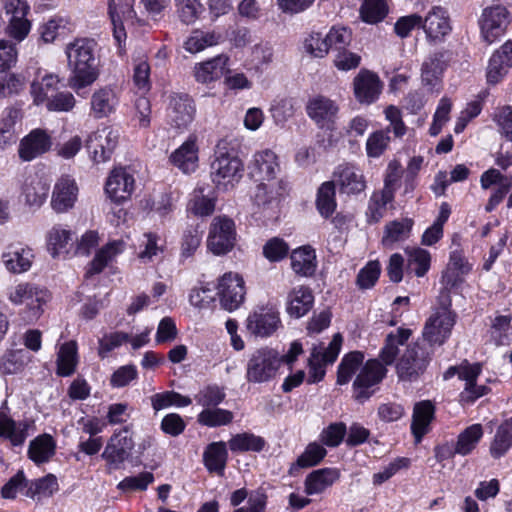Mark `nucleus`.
<instances>
[{
    "instance_id": "f257e3e1",
    "label": "nucleus",
    "mask_w": 512,
    "mask_h": 512,
    "mask_svg": "<svg viewBox=\"0 0 512 512\" xmlns=\"http://www.w3.org/2000/svg\"><path fill=\"white\" fill-rule=\"evenodd\" d=\"M68 67L71 74L68 86L79 92L91 86L100 75V61L96 56V43L90 39H77L66 47Z\"/></svg>"
},
{
    "instance_id": "f03ea898",
    "label": "nucleus",
    "mask_w": 512,
    "mask_h": 512,
    "mask_svg": "<svg viewBox=\"0 0 512 512\" xmlns=\"http://www.w3.org/2000/svg\"><path fill=\"white\" fill-rule=\"evenodd\" d=\"M442 280L446 286H455L448 272L443 274ZM456 323V314L451 310V296L447 287H444L437 298V306L427 319L423 329L422 341L430 347L441 346L450 337Z\"/></svg>"
},
{
    "instance_id": "7ed1b4c3",
    "label": "nucleus",
    "mask_w": 512,
    "mask_h": 512,
    "mask_svg": "<svg viewBox=\"0 0 512 512\" xmlns=\"http://www.w3.org/2000/svg\"><path fill=\"white\" fill-rule=\"evenodd\" d=\"M432 353L422 340L407 345L396 364L398 377L404 381L416 380L425 372Z\"/></svg>"
},
{
    "instance_id": "20e7f679",
    "label": "nucleus",
    "mask_w": 512,
    "mask_h": 512,
    "mask_svg": "<svg viewBox=\"0 0 512 512\" xmlns=\"http://www.w3.org/2000/svg\"><path fill=\"white\" fill-rule=\"evenodd\" d=\"M281 359L276 350L265 347L254 351L248 362L246 379L251 383H264L275 377Z\"/></svg>"
},
{
    "instance_id": "39448f33",
    "label": "nucleus",
    "mask_w": 512,
    "mask_h": 512,
    "mask_svg": "<svg viewBox=\"0 0 512 512\" xmlns=\"http://www.w3.org/2000/svg\"><path fill=\"white\" fill-rule=\"evenodd\" d=\"M7 297L14 305L25 304L29 318L36 320L42 314V306L49 300L50 294L46 289L30 283H19L7 289Z\"/></svg>"
},
{
    "instance_id": "423d86ee",
    "label": "nucleus",
    "mask_w": 512,
    "mask_h": 512,
    "mask_svg": "<svg viewBox=\"0 0 512 512\" xmlns=\"http://www.w3.org/2000/svg\"><path fill=\"white\" fill-rule=\"evenodd\" d=\"M481 373V365L479 363H464L459 366H452L444 373V379H450L454 375H458L459 379L465 382L464 390L460 394L462 403L471 404L478 398L484 396L488 392L485 385H477L476 380Z\"/></svg>"
},
{
    "instance_id": "0eeeda50",
    "label": "nucleus",
    "mask_w": 512,
    "mask_h": 512,
    "mask_svg": "<svg viewBox=\"0 0 512 512\" xmlns=\"http://www.w3.org/2000/svg\"><path fill=\"white\" fill-rule=\"evenodd\" d=\"M243 176V163L235 155L218 151L211 164V179L217 187L227 188L238 183Z\"/></svg>"
},
{
    "instance_id": "6e6552de",
    "label": "nucleus",
    "mask_w": 512,
    "mask_h": 512,
    "mask_svg": "<svg viewBox=\"0 0 512 512\" xmlns=\"http://www.w3.org/2000/svg\"><path fill=\"white\" fill-rule=\"evenodd\" d=\"M236 240L235 224L226 216H217L210 224L207 247L215 255L229 252Z\"/></svg>"
},
{
    "instance_id": "1a4fd4ad",
    "label": "nucleus",
    "mask_w": 512,
    "mask_h": 512,
    "mask_svg": "<svg viewBox=\"0 0 512 512\" xmlns=\"http://www.w3.org/2000/svg\"><path fill=\"white\" fill-rule=\"evenodd\" d=\"M119 134L112 127L106 126L91 133L86 140V148L95 163L108 161L113 154Z\"/></svg>"
},
{
    "instance_id": "9d476101",
    "label": "nucleus",
    "mask_w": 512,
    "mask_h": 512,
    "mask_svg": "<svg viewBox=\"0 0 512 512\" xmlns=\"http://www.w3.org/2000/svg\"><path fill=\"white\" fill-rule=\"evenodd\" d=\"M343 338L337 333L326 349L314 347L309 358L308 383H317L325 376V365L333 363L340 352Z\"/></svg>"
},
{
    "instance_id": "9b49d317",
    "label": "nucleus",
    "mask_w": 512,
    "mask_h": 512,
    "mask_svg": "<svg viewBox=\"0 0 512 512\" xmlns=\"http://www.w3.org/2000/svg\"><path fill=\"white\" fill-rule=\"evenodd\" d=\"M509 12L501 5L485 8L479 20L482 38L488 44L501 37L509 25Z\"/></svg>"
},
{
    "instance_id": "f8f14e48",
    "label": "nucleus",
    "mask_w": 512,
    "mask_h": 512,
    "mask_svg": "<svg viewBox=\"0 0 512 512\" xmlns=\"http://www.w3.org/2000/svg\"><path fill=\"white\" fill-rule=\"evenodd\" d=\"M280 170L278 157L270 149L254 153L247 165V174L255 182L277 181Z\"/></svg>"
},
{
    "instance_id": "ddd939ff",
    "label": "nucleus",
    "mask_w": 512,
    "mask_h": 512,
    "mask_svg": "<svg viewBox=\"0 0 512 512\" xmlns=\"http://www.w3.org/2000/svg\"><path fill=\"white\" fill-rule=\"evenodd\" d=\"M287 189L288 183L284 179L258 182L253 195V202L260 212L267 214L270 212L275 213Z\"/></svg>"
},
{
    "instance_id": "4468645a",
    "label": "nucleus",
    "mask_w": 512,
    "mask_h": 512,
    "mask_svg": "<svg viewBox=\"0 0 512 512\" xmlns=\"http://www.w3.org/2000/svg\"><path fill=\"white\" fill-rule=\"evenodd\" d=\"M386 371L378 360H368L353 383L355 399L359 402L369 399L374 393L370 389L382 381Z\"/></svg>"
},
{
    "instance_id": "2eb2a0df",
    "label": "nucleus",
    "mask_w": 512,
    "mask_h": 512,
    "mask_svg": "<svg viewBox=\"0 0 512 512\" xmlns=\"http://www.w3.org/2000/svg\"><path fill=\"white\" fill-rule=\"evenodd\" d=\"M422 28L429 43L438 44L445 41L452 31L448 11L440 6H434L423 19Z\"/></svg>"
},
{
    "instance_id": "dca6fc26",
    "label": "nucleus",
    "mask_w": 512,
    "mask_h": 512,
    "mask_svg": "<svg viewBox=\"0 0 512 512\" xmlns=\"http://www.w3.org/2000/svg\"><path fill=\"white\" fill-rule=\"evenodd\" d=\"M221 306L227 311H234L245 298L244 281L238 274L226 273L218 285Z\"/></svg>"
},
{
    "instance_id": "f3484780",
    "label": "nucleus",
    "mask_w": 512,
    "mask_h": 512,
    "mask_svg": "<svg viewBox=\"0 0 512 512\" xmlns=\"http://www.w3.org/2000/svg\"><path fill=\"white\" fill-rule=\"evenodd\" d=\"M52 137L44 129L31 130L20 141L18 155L22 161L29 162L47 153L52 147Z\"/></svg>"
},
{
    "instance_id": "a211bd4d",
    "label": "nucleus",
    "mask_w": 512,
    "mask_h": 512,
    "mask_svg": "<svg viewBox=\"0 0 512 512\" xmlns=\"http://www.w3.org/2000/svg\"><path fill=\"white\" fill-rule=\"evenodd\" d=\"M29 6L26 0H6L5 12L8 16V33L17 41H22L29 33L31 25L26 19Z\"/></svg>"
},
{
    "instance_id": "6ab92c4d",
    "label": "nucleus",
    "mask_w": 512,
    "mask_h": 512,
    "mask_svg": "<svg viewBox=\"0 0 512 512\" xmlns=\"http://www.w3.org/2000/svg\"><path fill=\"white\" fill-rule=\"evenodd\" d=\"M382 89V83L377 74L366 69L360 72L353 79V90L356 100L361 104L375 102Z\"/></svg>"
},
{
    "instance_id": "aec40b11",
    "label": "nucleus",
    "mask_w": 512,
    "mask_h": 512,
    "mask_svg": "<svg viewBox=\"0 0 512 512\" xmlns=\"http://www.w3.org/2000/svg\"><path fill=\"white\" fill-rule=\"evenodd\" d=\"M135 180L125 169H114L106 182L105 190L108 197L120 204L130 198L134 191Z\"/></svg>"
},
{
    "instance_id": "412c9836",
    "label": "nucleus",
    "mask_w": 512,
    "mask_h": 512,
    "mask_svg": "<svg viewBox=\"0 0 512 512\" xmlns=\"http://www.w3.org/2000/svg\"><path fill=\"white\" fill-rule=\"evenodd\" d=\"M512 67V41L505 42L496 50L488 63L486 79L489 85H496L502 81Z\"/></svg>"
},
{
    "instance_id": "4be33fe9",
    "label": "nucleus",
    "mask_w": 512,
    "mask_h": 512,
    "mask_svg": "<svg viewBox=\"0 0 512 512\" xmlns=\"http://www.w3.org/2000/svg\"><path fill=\"white\" fill-rule=\"evenodd\" d=\"M78 195V187L74 179L63 176L55 183L52 197L51 207L57 213L67 212L73 208Z\"/></svg>"
},
{
    "instance_id": "5701e85b",
    "label": "nucleus",
    "mask_w": 512,
    "mask_h": 512,
    "mask_svg": "<svg viewBox=\"0 0 512 512\" xmlns=\"http://www.w3.org/2000/svg\"><path fill=\"white\" fill-rule=\"evenodd\" d=\"M134 447V442L127 428L115 433L109 440L102 457L110 464L122 463Z\"/></svg>"
},
{
    "instance_id": "b1692460",
    "label": "nucleus",
    "mask_w": 512,
    "mask_h": 512,
    "mask_svg": "<svg viewBox=\"0 0 512 512\" xmlns=\"http://www.w3.org/2000/svg\"><path fill=\"white\" fill-rule=\"evenodd\" d=\"M308 116L320 127H329L338 114V105L325 96L312 98L306 107Z\"/></svg>"
},
{
    "instance_id": "393cba45",
    "label": "nucleus",
    "mask_w": 512,
    "mask_h": 512,
    "mask_svg": "<svg viewBox=\"0 0 512 512\" xmlns=\"http://www.w3.org/2000/svg\"><path fill=\"white\" fill-rule=\"evenodd\" d=\"M280 324L279 313L273 308H261L247 319L248 330L261 337L273 334Z\"/></svg>"
},
{
    "instance_id": "a878e982",
    "label": "nucleus",
    "mask_w": 512,
    "mask_h": 512,
    "mask_svg": "<svg viewBox=\"0 0 512 512\" xmlns=\"http://www.w3.org/2000/svg\"><path fill=\"white\" fill-rule=\"evenodd\" d=\"M195 108L187 95H172L168 108V116L176 128H186L194 118Z\"/></svg>"
},
{
    "instance_id": "bb28decb",
    "label": "nucleus",
    "mask_w": 512,
    "mask_h": 512,
    "mask_svg": "<svg viewBox=\"0 0 512 512\" xmlns=\"http://www.w3.org/2000/svg\"><path fill=\"white\" fill-rule=\"evenodd\" d=\"M28 421H15L3 411H0V439L10 442L12 446H22L29 436Z\"/></svg>"
},
{
    "instance_id": "cd10ccee",
    "label": "nucleus",
    "mask_w": 512,
    "mask_h": 512,
    "mask_svg": "<svg viewBox=\"0 0 512 512\" xmlns=\"http://www.w3.org/2000/svg\"><path fill=\"white\" fill-rule=\"evenodd\" d=\"M313 303L314 295L308 286H295L287 296V312L295 318L303 317L310 311Z\"/></svg>"
},
{
    "instance_id": "c85d7f7f",
    "label": "nucleus",
    "mask_w": 512,
    "mask_h": 512,
    "mask_svg": "<svg viewBox=\"0 0 512 512\" xmlns=\"http://www.w3.org/2000/svg\"><path fill=\"white\" fill-rule=\"evenodd\" d=\"M448 61V51L442 50L431 54L421 67V78L424 85L434 87L439 82Z\"/></svg>"
},
{
    "instance_id": "c756f323",
    "label": "nucleus",
    "mask_w": 512,
    "mask_h": 512,
    "mask_svg": "<svg viewBox=\"0 0 512 512\" xmlns=\"http://www.w3.org/2000/svg\"><path fill=\"white\" fill-rule=\"evenodd\" d=\"M116 92L110 87H102L91 96V112L96 119L108 117L116 111L118 105Z\"/></svg>"
},
{
    "instance_id": "7c9ffc66",
    "label": "nucleus",
    "mask_w": 512,
    "mask_h": 512,
    "mask_svg": "<svg viewBox=\"0 0 512 512\" xmlns=\"http://www.w3.org/2000/svg\"><path fill=\"white\" fill-rule=\"evenodd\" d=\"M108 14L113 25V36L120 46L122 41L126 39L123 21L132 19L134 10L128 2L111 0L108 3Z\"/></svg>"
},
{
    "instance_id": "2f4dec72",
    "label": "nucleus",
    "mask_w": 512,
    "mask_h": 512,
    "mask_svg": "<svg viewBox=\"0 0 512 512\" xmlns=\"http://www.w3.org/2000/svg\"><path fill=\"white\" fill-rule=\"evenodd\" d=\"M170 161L184 173H191L198 167V147L195 139L189 138L171 156Z\"/></svg>"
},
{
    "instance_id": "473e14b6",
    "label": "nucleus",
    "mask_w": 512,
    "mask_h": 512,
    "mask_svg": "<svg viewBox=\"0 0 512 512\" xmlns=\"http://www.w3.org/2000/svg\"><path fill=\"white\" fill-rule=\"evenodd\" d=\"M339 189L345 194H358L365 190L364 175L354 166H340L337 171Z\"/></svg>"
},
{
    "instance_id": "72a5a7b5",
    "label": "nucleus",
    "mask_w": 512,
    "mask_h": 512,
    "mask_svg": "<svg viewBox=\"0 0 512 512\" xmlns=\"http://www.w3.org/2000/svg\"><path fill=\"white\" fill-rule=\"evenodd\" d=\"M435 408L431 401H421L415 404L411 430L417 443L428 432L430 422L434 417Z\"/></svg>"
},
{
    "instance_id": "f704fd0d",
    "label": "nucleus",
    "mask_w": 512,
    "mask_h": 512,
    "mask_svg": "<svg viewBox=\"0 0 512 512\" xmlns=\"http://www.w3.org/2000/svg\"><path fill=\"white\" fill-rule=\"evenodd\" d=\"M339 472L334 468L314 470L305 479V492L307 495H315L324 492L339 479Z\"/></svg>"
},
{
    "instance_id": "c9c22d12",
    "label": "nucleus",
    "mask_w": 512,
    "mask_h": 512,
    "mask_svg": "<svg viewBox=\"0 0 512 512\" xmlns=\"http://www.w3.org/2000/svg\"><path fill=\"white\" fill-rule=\"evenodd\" d=\"M291 268L299 276L311 277L317 267L315 251L310 246L295 249L291 253Z\"/></svg>"
},
{
    "instance_id": "e433bc0d",
    "label": "nucleus",
    "mask_w": 512,
    "mask_h": 512,
    "mask_svg": "<svg viewBox=\"0 0 512 512\" xmlns=\"http://www.w3.org/2000/svg\"><path fill=\"white\" fill-rule=\"evenodd\" d=\"M228 61L229 57L222 54L199 64L195 67L196 80L208 83L219 79L226 72Z\"/></svg>"
},
{
    "instance_id": "4c0bfd02",
    "label": "nucleus",
    "mask_w": 512,
    "mask_h": 512,
    "mask_svg": "<svg viewBox=\"0 0 512 512\" xmlns=\"http://www.w3.org/2000/svg\"><path fill=\"white\" fill-rule=\"evenodd\" d=\"M2 258L9 271L22 273L31 267L34 254L30 248L14 247L4 253Z\"/></svg>"
},
{
    "instance_id": "58836bf2",
    "label": "nucleus",
    "mask_w": 512,
    "mask_h": 512,
    "mask_svg": "<svg viewBox=\"0 0 512 512\" xmlns=\"http://www.w3.org/2000/svg\"><path fill=\"white\" fill-rule=\"evenodd\" d=\"M56 445L53 438L48 434L36 437L29 444V458L36 464L48 462L55 454Z\"/></svg>"
},
{
    "instance_id": "ea45409f",
    "label": "nucleus",
    "mask_w": 512,
    "mask_h": 512,
    "mask_svg": "<svg viewBox=\"0 0 512 512\" xmlns=\"http://www.w3.org/2000/svg\"><path fill=\"white\" fill-rule=\"evenodd\" d=\"M125 249L123 240H113L101 248L91 262L88 274L100 273L117 255Z\"/></svg>"
},
{
    "instance_id": "a19ab883",
    "label": "nucleus",
    "mask_w": 512,
    "mask_h": 512,
    "mask_svg": "<svg viewBox=\"0 0 512 512\" xmlns=\"http://www.w3.org/2000/svg\"><path fill=\"white\" fill-rule=\"evenodd\" d=\"M484 434L481 424H473L465 428L457 438L454 453L462 456L469 455L480 442Z\"/></svg>"
},
{
    "instance_id": "79ce46f5",
    "label": "nucleus",
    "mask_w": 512,
    "mask_h": 512,
    "mask_svg": "<svg viewBox=\"0 0 512 512\" xmlns=\"http://www.w3.org/2000/svg\"><path fill=\"white\" fill-rule=\"evenodd\" d=\"M412 226L413 221L409 218H402L387 223L385 225L382 244L385 247H390L396 242L404 241L409 237Z\"/></svg>"
},
{
    "instance_id": "37998d69",
    "label": "nucleus",
    "mask_w": 512,
    "mask_h": 512,
    "mask_svg": "<svg viewBox=\"0 0 512 512\" xmlns=\"http://www.w3.org/2000/svg\"><path fill=\"white\" fill-rule=\"evenodd\" d=\"M222 39V34L215 30H194L185 42V49L190 53H198L207 47L219 44Z\"/></svg>"
},
{
    "instance_id": "c03bdc74",
    "label": "nucleus",
    "mask_w": 512,
    "mask_h": 512,
    "mask_svg": "<svg viewBox=\"0 0 512 512\" xmlns=\"http://www.w3.org/2000/svg\"><path fill=\"white\" fill-rule=\"evenodd\" d=\"M227 457L228 454L224 442H214L210 444L203 455L206 468L219 475H222L224 472Z\"/></svg>"
},
{
    "instance_id": "a18cd8bd",
    "label": "nucleus",
    "mask_w": 512,
    "mask_h": 512,
    "mask_svg": "<svg viewBox=\"0 0 512 512\" xmlns=\"http://www.w3.org/2000/svg\"><path fill=\"white\" fill-rule=\"evenodd\" d=\"M411 330L399 328L395 333L386 337L385 345L380 352V358L385 365H391L398 354L399 345H403L410 337Z\"/></svg>"
},
{
    "instance_id": "49530a36",
    "label": "nucleus",
    "mask_w": 512,
    "mask_h": 512,
    "mask_svg": "<svg viewBox=\"0 0 512 512\" xmlns=\"http://www.w3.org/2000/svg\"><path fill=\"white\" fill-rule=\"evenodd\" d=\"M512 446V419L502 423L495 434L494 440L490 446V454L498 459L505 455Z\"/></svg>"
},
{
    "instance_id": "de8ad7c7",
    "label": "nucleus",
    "mask_w": 512,
    "mask_h": 512,
    "mask_svg": "<svg viewBox=\"0 0 512 512\" xmlns=\"http://www.w3.org/2000/svg\"><path fill=\"white\" fill-rule=\"evenodd\" d=\"M265 444L262 437L248 432L236 434L228 441L229 449L232 452H260Z\"/></svg>"
},
{
    "instance_id": "09e8293b",
    "label": "nucleus",
    "mask_w": 512,
    "mask_h": 512,
    "mask_svg": "<svg viewBox=\"0 0 512 512\" xmlns=\"http://www.w3.org/2000/svg\"><path fill=\"white\" fill-rule=\"evenodd\" d=\"M335 184L334 182H324L318 189L316 198V208L324 218L330 217L336 209Z\"/></svg>"
},
{
    "instance_id": "8fccbe9b",
    "label": "nucleus",
    "mask_w": 512,
    "mask_h": 512,
    "mask_svg": "<svg viewBox=\"0 0 512 512\" xmlns=\"http://www.w3.org/2000/svg\"><path fill=\"white\" fill-rule=\"evenodd\" d=\"M363 361L364 355L359 351L346 354L338 366L337 383L340 385L347 384L356 371L359 370Z\"/></svg>"
},
{
    "instance_id": "3c124183",
    "label": "nucleus",
    "mask_w": 512,
    "mask_h": 512,
    "mask_svg": "<svg viewBox=\"0 0 512 512\" xmlns=\"http://www.w3.org/2000/svg\"><path fill=\"white\" fill-rule=\"evenodd\" d=\"M77 346L76 342L69 341L64 343L58 352L57 357V373L60 376L71 375L77 364Z\"/></svg>"
},
{
    "instance_id": "603ef678",
    "label": "nucleus",
    "mask_w": 512,
    "mask_h": 512,
    "mask_svg": "<svg viewBox=\"0 0 512 512\" xmlns=\"http://www.w3.org/2000/svg\"><path fill=\"white\" fill-rule=\"evenodd\" d=\"M394 196L389 190L375 191L369 200L366 216L369 222H378L385 214L386 206L392 202Z\"/></svg>"
},
{
    "instance_id": "864d4df0",
    "label": "nucleus",
    "mask_w": 512,
    "mask_h": 512,
    "mask_svg": "<svg viewBox=\"0 0 512 512\" xmlns=\"http://www.w3.org/2000/svg\"><path fill=\"white\" fill-rule=\"evenodd\" d=\"M49 185L39 178L26 182L23 188L25 201L30 206L40 207L46 200Z\"/></svg>"
},
{
    "instance_id": "5fc2aeb1",
    "label": "nucleus",
    "mask_w": 512,
    "mask_h": 512,
    "mask_svg": "<svg viewBox=\"0 0 512 512\" xmlns=\"http://www.w3.org/2000/svg\"><path fill=\"white\" fill-rule=\"evenodd\" d=\"M30 357L24 349L12 350L5 353L0 360V371L3 374H15L29 362Z\"/></svg>"
},
{
    "instance_id": "6e6d98bb",
    "label": "nucleus",
    "mask_w": 512,
    "mask_h": 512,
    "mask_svg": "<svg viewBox=\"0 0 512 512\" xmlns=\"http://www.w3.org/2000/svg\"><path fill=\"white\" fill-rule=\"evenodd\" d=\"M408 256V267L413 270L418 277L424 276L430 268V253L422 248H406Z\"/></svg>"
},
{
    "instance_id": "4d7b16f0",
    "label": "nucleus",
    "mask_w": 512,
    "mask_h": 512,
    "mask_svg": "<svg viewBox=\"0 0 512 512\" xmlns=\"http://www.w3.org/2000/svg\"><path fill=\"white\" fill-rule=\"evenodd\" d=\"M326 449L316 443H310L304 452L298 457L297 462L291 467V471L295 468H308L317 465L326 456Z\"/></svg>"
},
{
    "instance_id": "13d9d810",
    "label": "nucleus",
    "mask_w": 512,
    "mask_h": 512,
    "mask_svg": "<svg viewBox=\"0 0 512 512\" xmlns=\"http://www.w3.org/2000/svg\"><path fill=\"white\" fill-rule=\"evenodd\" d=\"M59 82V77L54 74L45 75L41 82H33L31 84V94L34 98V103L39 105L46 99L48 100V93L55 91Z\"/></svg>"
},
{
    "instance_id": "bf43d9fd",
    "label": "nucleus",
    "mask_w": 512,
    "mask_h": 512,
    "mask_svg": "<svg viewBox=\"0 0 512 512\" xmlns=\"http://www.w3.org/2000/svg\"><path fill=\"white\" fill-rule=\"evenodd\" d=\"M388 12L385 0H364L360 14L363 21L374 24L384 19Z\"/></svg>"
},
{
    "instance_id": "052dcab7",
    "label": "nucleus",
    "mask_w": 512,
    "mask_h": 512,
    "mask_svg": "<svg viewBox=\"0 0 512 512\" xmlns=\"http://www.w3.org/2000/svg\"><path fill=\"white\" fill-rule=\"evenodd\" d=\"M59 489L58 481L55 475L48 474L43 478L37 479L30 483L27 489V496L50 497Z\"/></svg>"
},
{
    "instance_id": "680f3d73",
    "label": "nucleus",
    "mask_w": 512,
    "mask_h": 512,
    "mask_svg": "<svg viewBox=\"0 0 512 512\" xmlns=\"http://www.w3.org/2000/svg\"><path fill=\"white\" fill-rule=\"evenodd\" d=\"M72 239L71 232L60 226H54L48 233L47 245L52 257L58 256L66 249L67 244Z\"/></svg>"
},
{
    "instance_id": "e2e57ef3",
    "label": "nucleus",
    "mask_w": 512,
    "mask_h": 512,
    "mask_svg": "<svg viewBox=\"0 0 512 512\" xmlns=\"http://www.w3.org/2000/svg\"><path fill=\"white\" fill-rule=\"evenodd\" d=\"M232 420L233 413L220 408H206L198 415V422L209 427L226 425Z\"/></svg>"
},
{
    "instance_id": "0e129e2a",
    "label": "nucleus",
    "mask_w": 512,
    "mask_h": 512,
    "mask_svg": "<svg viewBox=\"0 0 512 512\" xmlns=\"http://www.w3.org/2000/svg\"><path fill=\"white\" fill-rule=\"evenodd\" d=\"M510 330L511 316H497L491 326V338L498 346L507 345L509 343Z\"/></svg>"
},
{
    "instance_id": "69168bd1",
    "label": "nucleus",
    "mask_w": 512,
    "mask_h": 512,
    "mask_svg": "<svg viewBox=\"0 0 512 512\" xmlns=\"http://www.w3.org/2000/svg\"><path fill=\"white\" fill-rule=\"evenodd\" d=\"M289 245L279 237L269 239L263 246V255L270 262H279L289 253Z\"/></svg>"
},
{
    "instance_id": "338daca9",
    "label": "nucleus",
    "mask_w": 512,
    "mask_h": 512,
    "mask_svg": "<svg viewBox=\"0 0 512 512\" xmlns=\"http://www.w3.org/2000/svg\"><path fill=\"white\" fill-rule=\"evenodd\" d=\"M381 268L378 261H369L358 273L356 284L360 289H370L377 282Z\"/></svg>"
},
{
    "instance_id": "774afa93",
    "label": "nucleus",
    "mask_w": 512,
    "mask_h": 512,
    "mask_svg": "<svg viewBox=\"0 0 512 512\" xmlns=\"http://www.w3.org/2000/svg\"><path fill=\"white\" fill-rule=\"evenodd\" d=\"M305 51L313 57L323 58L328 54V42L326 36L323 37L321 33H310L303 42Z\"/></svg>"
}]
</instances>
